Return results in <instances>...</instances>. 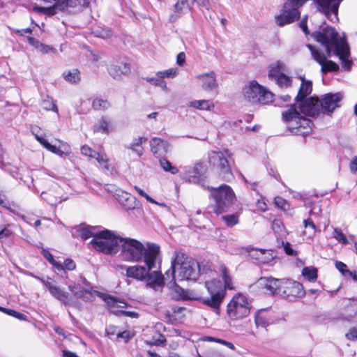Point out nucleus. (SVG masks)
I'll return each instance as SVG.
<instances>
[{
	"instance_id": "obj_63",
	"label": "nucleus",
	"mask_w": 357,
	"mask_h": 357,
	"mask_svg": "<svg viewBox=\"0 0 357 357\" xmlns=\"http://www.w3.org/2000/svg\"><path fill=\"white\" fill-rule=\"evenodd\" d=\"M55 268H56L58 271H62L63 270V265L56 261L54 258H53V260H51V261L50 262Z\"/></svg>"
},
{
	"instance_id": "obj_41",
	"label": "nucleus",
	"mask_w": 357,
	"mask_h": 357,
	"mask_svg": "<svg viewBox=\"0 0 357 357\" xmlns=\"http://www.w3.org/2000/svg\"><path fill=\"white\" fill-rule=\"evenodd\" d=\"M41 106L45 110L57 112V107L54 101L50 97H47L43 100Z\"/></svg>"
},
{
	"instance_id": "obj_23",
	"label": "nucleus",
	"mask_w": 357,
	"mask_h": 357,
	"mask_svg": "<svg viewBox=\"0 0 357 357\" xmlns=\"http://www.w3.org/2000/svg\"><path fill=\"white\" fill-rule=\"evenodd\" d=\"M205 171V166L202 162L195 164L192 167L185 170L183 178L190 183H198Z\"/></svg>"
},
{
	"instance_id": "obj_20",
	"label": "nucleus",
	"mask_w": 357,
	"mask_h": 357,
	"mask_svg": "<svg viewBox=\"0 0 357 357\" xmlns=\"http://www.w3.org/2000/svg\"><path fill=\"white\" fill-rule=\"evenodd\" d=\"M45 2L52 3L54 2V5L50 7H42V6H34L33 10L36 12L40 13V14H45L48 15H53L56 13L58 10H63V11H69L70 8H80L81 6H71L66 5V6H64L62 8L61 6H59L60 3H65L67 0H43Z\"/></svg>"
},
{
	"instance_id": "obj_44",
	"label": "nucleus",
	"mask_w": 357,
	"mask_h": 357,
	"mask_svg": "<svg viewBox=\"0 0 357 357\" xmlns=\"http://www.w3.org/2000/svg\"><path fill=\"white\" fill-rule=\"evenodd\" d=\"M333 237L340 243L347 245L348 244L349 241L344 234L342 233V231L337 228L334 229L333 231Z\"/></svg>"
},
{
	"instance_id": "obj_49",
	"label": "nucleus",
	"mask_w": 357,
	"mask_h": 357,
	"mask_svg": "<svg viewBox=\"0 0 357 357\" xmlns=\"http://www.w3.org/2000/svg\"><path fill=\"white\" fill-rule=\"evenodd\" d=\"M274 203L276 206L285 211L289 208L288 202L282 197H278L275 198Z\"/></svg>"
},
{
	"instance_id": "obj_17",
	"label": "nucleus",
	"mask_w": 357,
	"mask_h": 357,
	"mask_svg": "<svg viewBox=\"0 0 357 357\" xmlns=\"http://www.w3.org/2000/svg\"><path fill=\"white\" fill-rule=\"evenodd\" d=\"M342 99L341 93H328L325 95L321 101V110L323 113H332L337 107H340V102Z\"/></svg>"
},
{
	"instance_id": "obj_3",
	"label": "nucleus",
	"mask_w": 357,
	"mask_h": 357,
	"mask_svg": "<svg viewBox=\"0 0 357 357\" xmlns=\"http://www.w3.org/2000/svg\"><path fill=\"white\" fill-rule=\"evenodd\" d=\"M220 271L224 280V284L220 280L215 279L211 280H206L205 281V287L210 295V297L201 298L197 295H190L188 296L183 295V298L192 300H202V302L204 305L215 310H218L225 296V290L227 289H234L232 285V279L225 265L220 266Z\"/></svg>"
},
{
	"instance_id": "obj_32",
	"label": "nucleus",
	"mask_w": 357,
	"mask_h": 357,
	"mask_svg": "<svg viewBox=\"0 0 357 357\" xmlns=\"http://www.w3.org/2000/svg\"><path fill=\"white\" fill-rule=\"evenodd\" d=\"M110 107L109 102L101 98H96L92 102V107L95 110L105 111Z\"/></svg>"
},
{
	"instance_id": "obj_48",
	"label": "nucleus",
	"mask_w": 357,
	"mask_h": 357,
	"mask_svg": "<svg viewBox=\"0 0 357 357\" xmlns=\"http://www.w3.org/2000/svg\"><path fill=\"white\" fill-rule=\"evenodd\" d=\"M0 310L1 311H3L5 312H6L9 315H11L14 317H16L20 320H25L26 319V315L24 314H22L20 312H16L13 310H10V309H6V308H3V307H0Z\"/></svg>"
},
{
	"instance_id": "obj_53",
	"label": "nucleus",
	"mask_w": 357,
	"mask_h": 357,
	"mask_svg": "<svg viewBox=\"0 0 357 357\" xmlns=\"http://www.w3.org/2000/svg\"><path fill=\"white\" fill-rule=\"evenodd\" d=\"M135 190L143 197H144L148 202L153 204H158L153 198H151L147 193H146L142 189L135 185Z\"/></svg>"
},
{
	"instance_id": "obj_58",
	"label": "nucleus",
	"mask_w": 357,
	"mask_h": 357,
	"mask_svg": "<svg viewBox=\"0 0 357 357\" xmlns=\"http://www.w3.org/2000/svg\"><path fill=\"white\" fill-rule=\"evenodd\" d=\"M346 337L350 340H357V328L351 329L347 334Z\"/></svg>"
},
{
	"instance_id": "obj_11",
	"label": "nucleus",
	"mask_w": 357,
	"mask_h": 357,
	"mask_svg": "<svg viewBox=\"0 0 357 357\" xmlns=\"http://www.w3.org/2000/svg\"><path fill=\"white\" fill-rule=\"evenodd\" d=\"M250 312V307L246 297L241 294L235 295L227 305V313L232 320L246 317Z\"/></svg>"
},
{
	"instance_id": "obj_64",
	"label": "nucleus",
	"mask_w": 357,
	"mask_h": 357,
	"mask_svg": "<svg viewBox=\"0 0 357 357\" xmlns=\"http://www.w3.org/2000/svg\"><path fill=\"white\" fill-rule=\"evenodd\" d=\"M42 254L43 255V257L49 261L50 262L51 260H53V255L48 251V250H43L42 251Z\"/></svg>"
},
{
	"instance_id": "obj_14",
	"label": "nucleus",
	"mask_w": 357,
	"mask_h": 357,
	"mask_svg": "<svg viewBox=\"0 0 357 357\" xmlns=\"http://www.w3.org/2000/svg\"><path fill=\"white\" fill-rule=\"evenodd\" d=\"M230 153L228 151H211L208 153L209 163L213 167H216L219 171L220 174L224 177L231 176V167L227 157H229Z\"/></svg>"
},
{
	"instance_id": "obj_24",
	"label": "nucleus",
	"mask_w": 357,
	"mask_h": 357,
	"mask_svg": "<svg viewBox=\"0 0 357 357\" xmlns=\"http://www.w3.org/2000/svg\"><path fill=\"white\" fill-rule=\"evenodd\" d=\"M151 151L157 157L161 158L169 151V144L158 137L153 138L150 142Z\"/></svg>"
},
{
	"instance_id": "obj_35",
	"label": "nucleus",
	"mask_w": 357,
	"mask_h": 357,
	"mask_svg": "<svg viewBox=\"0 0 357 357\" xmlns=\"http://www.w3.org/2000/svg\"><path fill=\"white\" fill-rule=\"evenodd\" d=\"M64 78L67 82L70 83H78L80 80L79 72L77 69H73L71 71H68L67 73H64Z\"/></svg>"
},
{
	"instance_id": "obj_31",
	"label": "nucleus",
	"mask_w": 357,
	"mask_h": 357,
	"mask_svg": "<svg viewBox=\"0 0 357 357\" xmlns=\"http://www.w3.org/2000/svg\"><path fill=\"white\" fill-rule=\"evenodd\" d=\"M190 107L199 109L211 110L213 107V103L210 100H194L189 103Z\"/></svg>"
},
{
	"instance_id": "obj_9",
	"label": "nucleus",
	"mask_w": 357,
	"mask_h": 357,
	"mask_svg": "<svg viewBox=\"0 0 357 357\" xmlns=\"http://www.w3.org/2000/svg\"><path fill=\"white\" fill-rule=\"evenodd\" d=\"M243 94L248 101L264 105L272 102L274 96L273 93L255 80L243 87Z\"/></svg>"
},
{
	"instance_id": "obj_8",
	"label": "nucleus",
	"mask_w": 357,
	"mask_h": 357,
	"mask_svg": "<svg viewBox=\"0 0 357 357\" xmlns=\"http://www.w3.org/2000/svg\"><path fill=\"white\" fill-rule=\"evenodd\" d=\"M282 115L283 120L289 123V129L294 133L304 135L311 130L312 121L301 116L295 105H291L287 111L282 112Z\"/></svg>"
},
{
	"instance_id": "obj_10",
	"label": "nucleus",
	"mask_w": 357,
	"mask_h": 357,
	"mask_svg": "<svg viewBox=\"0 0 357 357\" xmlns=\"http://www.w3.org/2000/svg\"><path fill=\"white\" fill-rule=\"evenodd\" d=\"M211 195L215 200L214 211L219 214L226 212L233 204L234 193L227 185H222L217 188H211Z\"/></svg>"
},
{
	"instance_id": "obj_47",
	"label": "nucleus",
	"mask_w": 357,
	"mask_h": 357,
	"mask_svg": "<svg viewBox=\"0 0 357 357\" xmlns=\"http://www.w3.org/2000/svg\"><path fill=\"white\" fill-rule=\"evenodd\" d=\"M222 218L226 222L228 227H233L238 222V216L236 215H227L222 216Z\"/></svg>"
},
{
	"instance_id": "obj_28",
	"label": "nucleus",
	"mask_w": 357,
	"mask_h": 357,
	"mask_svg": "<svg viewBox=\"0 0 357 357\" xmlns=\"http://www.w3.org/2000/svg\"><path fill=\"white\" fill-rule=\"evenodd\" d=\"M202 82V89L205 91H212L217 86L215 73L211 72L196 77Z\"/></svg>"
},
{
	"instance_id": "obj_62",
	"label": "nucleus",
	"mask_w": 357,
	"mask_h": 357,
	"mask_svg": "<svg viewBox=\"0 0 357 357\" xmlns=\"http://www.w3.org/2000/svg\"><path fill=\"white\" fill-rule=\"evenodd\" d=\"M349 168L351 172L355 173L357 171V156H356L350 163Z\"/></svg>"
},
{
	"instance_id": "obj_57",
	"label": "nucleus",
	"mask_w": 357,
	"mask_h": 357,
	"mask_svg": "<svg viewBox=\"0 0 357 357\" xmlns=\"http://www.w3.org/2000/svg\"><path fill=\"white\" fill-rule=\"evenodd\" d=\"M335 267L340 271L344 275L348 273L349 271L347 269V265L342 261H337L335 263Z\"/></svg>"
},
{
	"instance_id": "obj_54",
	"label": "nucleus",
	"mask_w": 357,
	"mask_h": 357,
	"mask_svg": "<svg viewBox=\"0 0 357 357\" xmlns=\"http://www.w3.org/2000/svg\"><path fill=\"white\" fill-rule=\"evenodd\" d=\"M81 153H82V154H83L86 156L95 158L94 153H96V152L93 151L89 146L84 145L81 148Z\"/></svg>"
},
{
	"instance_id": "obj_25",
	"label": "nucleus",
	"mask_w": 357,
	"mask_h": 357,
	"mask_svg": "<svg viewBox=\"0 0 357 357\" xmlns=\"http://www.w3.org/2000/svg\"><path fill=\"white\" fill-rule=\"evenodd\" d=\"M259 283L268 291L271 294L281 293V280L264 277L259 279Z\"/></svg>"
},
{
	"instance_id": "obj_7",
	"label": "nucleus",
	"mask_w": 357,
	"mask_h": 357,
	"mask_svg": "<svg viewBox=\"0 0 357 357\" xmlns=\"http://www.w3.org/2000/svg\"><path fill=\"white\" fill-rule=\"evenodd\" d=\"M121 238H123L105 229L98 232L90 243L98 251L107 255H114L119 251Z\"/></svg>"
},
{
	"instance_id": "obj_26",
	"label": "nucleus",
	"mask_w": 357,
	"mask_h": 357,
	"mask_svg": "<svg viewBox=\"0 0 357 357\" xmlns=\"http://www.w3.org/2000/svg\"><path fill=\"white\" fill-rule=\"evenodd\" d=\"M107 70L112 77L116 79L122 75H128L130 72V66L127 62H121L119 64L112 63L109 66Z\"/></svg>"
},
{
	"instance_id": "obj_42",
	"label": "nucleus",
	"mask_w": 357,
	"mask_h": 357,
	"mask_svg": "<svg viewBox=\"0 0 357 357\" xmlns=\"http://www.w3.org/2000/svg\"><path fill=\"white\" fill-rule=\"evenodd\" d=\"M59 6L63 8L66 5L71 6H86L89 4L88 0H67L65 3H60Z\"/></svg>"
},
{
	"instance_id": "obj_39",
	"label": "nucleus",
	"mask_w": 357,
	"mask_h": 357,
	"mask_svg": "<svg viewBox=\"0 0 357 357\" xmlns=\"http://www.w3.org/2000/svg\"><path fill=\"white\" fill-rule=\"evenodd\" d=\"M145 79L149 83H150V84H151L153 85H155V86H160L162 89H163L164 90H167V89L165 82L160 76H157L156 75V77H146Z\"/></svg>"
},
{
	"instance_id": "obj_19",
	"label": "nucleus",
	"mask_w": 357,
	"mask_h": 357,
	"mask_svg": "<svg viewBox=\"0 0 357 357\" xmlns=\"http://www.w3.org/2000/svg\"><path fill=\"white\" fill-rule=\"evenodd\" d=\"M342 0H316L317 9L324 13L328 18L331 14L337 18V12Z\"/></svg>"
},
{
	"instance_id": "obj_36",
	"label": "nucleus",
	"mask_w": 357,
	"mask_h": 357,
	"mask_svg": "<svg viewBox=\"0 0 357 357\" xmlns=\"http://www.w3.org/2000/svg\"><path fill=\"white\" fill-rule=\"evenodd\" d=\"M121 195L116 194V199H118L119 202L121 203L123 205L126 206L128 208H134L133 206L126 204L125 202H127L128 204L135 199L133 197L130 196L128 193L124 192H121Z\"/></svg>"
},
{
	"instance_id": "obj_2",
	"label": "nucleus",
	"mask_w": 357,
	"mask_h": 357,
	"mask_svg": "<svg viewBox=\"0 0 357 357\" xmlns=\"http://www.w3.org/2000/svg\"><path fill=\"white\" fill-rule=\"evenodd\" d=\"M160 246L154 243H145L132 238L121 239V256L128 262H140L147 259H159Z\"/></svg>"
},
{
	"instance_id": "obj_56",
	"label": "nucleus",
	"mask_w": 357,
	"mask_h": 357,
	"mask_svg": "<svg viewBox=\"0 0 357 357\" xmlns=\"http://www.w3.org/2000/svg\"><path fill=\"white\" fill-rule=\"evenodd\" d=\"M192 2L196 3L199 6L203 7L206 10L211 8V2L209 0H192Z\"/></svg>"
},
{
	"instance_id": "obj_38",
	"label": "nucleus",
	"mask_w": 357,
	"mask_h": 357,
	"mask_svg": "<svg viewBox=\"0 0 357 357\" xmlns=\"http://www.w3.org/2000/svg\"><path fill=\"white\" fill-rule=\"evenodd\" d=\"M302 274L310 281H314L317 278V270L313 267H305L302 271Z\"/></svg>"
},
{
	"instance_id": "obj_34",
	"label": "nucleus",
	"mask_w": 357,
	"mask_h": 357,
	"mask_svg": "<svg viewBox=\"0 0 357 357\" xmlns=\"http://www.w3.org/2000/svg\"><path fill=\"white\" fill-rule=\"evenodd\" d=\"M187 7L188 0H178L177 3L174 5L175 14L172 15L171 18L176 20L183 13V9L187 8Z\"/></svg>"
},
{
	"instance_id": "obj_18",
	"label": "nucleus",
	"mask_w": 357,
	"mask_h": 357,
	"mask_svg": "<svg viewBox=\"0 0 357 357\" xmlns=\"http://www.w3.org/2000/svg\"><path fill=\"white\" fill-rule=\"evenodd\" d=\"M301 102L300 110L305 115L314 117L321 112L320 101L317 98L311 97Z\"/></svg>"
},
{
	"instance_id": "obj_60",
	"label": "nucleus",
	"mask_w": 357,
	"mask_h": 357,
	"mask_svg": "<svg viewBox=\"0 0 357 357\" xmlns=\"http://www.w3.org/2000/svg\"><path fill=\"white\" fill-rule=\"evenodd\" d=\"M11 234V231L7 227L0 229V238L8 237Z\"/></svg>"
},
{
	"instance_id": "obj_6",
	"label": "nucleus",
	"mask_w": 357,
	"mask_h": 357,
	"mask_svg": "<svg viewBox=\"0 0 357 357\" xmlns=\"http://www.w3.org/2000/svg\"><path fill=\"white\" fill-rule=\"evenodd\" d=\"M68 289L73 293L74 296L77 298H81L84 301H93L95 294L101 298H103L111 312L115 315H124L129 317H137L138 316V314L135 312L114 310V309L116 307H125L126 306V303L124 301L116 300L111 296H104L102 293L97 291L83 289L79 284L69 285Z\"/></svg>"
},
{
	"instance_id": "obj_29",
	"label": "nucleus",
	"mask_w": 357,
	"mask_h": 357,
	"mask_svg": "<svg viewBox=\"0 0 357 357\" xmlns=\"http://www.w3.org/2000/svg\"><path fill=\"white\" fill-rule=\"evenodd\" d=\"M301 84L296 97L297 102L302 101L307 95L311 93L312 90V84L310 81H306L304 77H300Z\"/></svg>"
},
{
	"instance_id": "obj_13",
	"label": "nucleus",
	"mask_w": 357,
	"mask_h": 357,
	"mask_svg": "<svg viewBox=\"0 0 357 357\" xmlns=\"http://www.w3.org/2000/svg\"><path fill=\"white\" fill-rule=\"evenodd\" d=\"M286 72H287L286 64L281 61H278L269 66L268 76L279 86L287 88L291 85L292 80L285 74Z\"/></svg>"
},
{
	"instance_id": "obj_4",
	"label": "nucleus",
	"mask_w": 357,
	"mask_h": 357,
	"mask_svg": "<svg viewBox=\"0 0 357 357\" xmlns=\"http://www.w3.org/2000/svg\"><path fill=\"white\" fill-rule=\"evenodd\" d=\"M159 259H147L138 264L143 263L144 265L136 264L126 267V275L139 281H143L146 285L156 289L162 287L164 284V276L160 271L153 270Z\"/></svg>"
},
{
	"instance_id": "obj_37",
	"label": "nucleus",
	"mask_w": 357,
	"mask_h": 357,
	"mask_svg": "<svg viewBox=\"0 0 357 357\" xmlns=\"http://www.w3.org/2000/svg\"><path fill=\"white\" fill-rule=\"evenodd\" d=\"M303 226L305 228L309 229V231H308L309 237L313 236L314 235V234L316 233L317 227L311 218H307L306 220H303ZM307 234V231H303L304 235H306Z\"/></svg>"
},
{
	"instance_id": "obj_52",
	"label": "nucleus",
	"mask_w": 357,
	"mask_h": 357,
	"mask_svg": "<svg viewBox=\"0 0 357 357\" xmlns=\"http://www.w3.org/2000/svg\"><path fill=\"white\" fill-rule=\"evenodd\" d=\"M207 339L209 341H213V342H218V343H220L222 344H224V345H225L226 347H229L231 349H235L234 345L231 342H227V341L222 340V339L215 338V337H207Z\"/></svg>"
},
{
	"instance_id": "obj_5",
	"label": "nucleus",
	"mask_w": 357,
	"mask_h": 357,
	"mask_svg": "<svg viewBox=\"0 0 357 357\" xmlns=\"http://www.w3.org/2000/svg\"><path fill=\"white\" fill-rule=\"evenodd\" d=\"M171 277L172 280H196L201 273L199 263L181 252H175L172 261Z\"/></svg>"
},
{
	"instance_id": "obj_1",
	"label": "nucleus",
	"mask_w": 357,
	"mask_h": 357,
	"mask_svg": "<svg viewBox=\"0 0 357 357\" xmlns=\"http://www.w3.org/2000/svg\"><path fill=\"white\" fill-rule=\"evenodd\" d=\"M312 36L318 43L326 47L328 56H331L332 49L334 47V54L341 61L342 67L346 70H349L352 66V61L349 59V47L344 38H339L336 30L331 26H327L322 31H314Z\"/></svg>"
},
{
	"instance_id": "obj_12",
	"label": "nucleus",
	"mask_w": 357,
	"mask_h": 357,
	"mask_svg": "<svg viewBox=\"0 0 357 357\" xmlns=\"http://www.w3.org/2000/svg\"><path fill=\"white\" fill-rule=\"evenodd\" d=\"M49 290L50 294L56 300L60 301L66 307H73L77 309H81V304L77 300L70 297V294L61 289L59 286L45 280L44 279L36 277Z\"/></svg>"
},
{
	"instance_id": "obj_59",
	"label": "nucleus",
	"mask_w": 357,
	"mask_h": 357,
	"mask_svg": "<svg viewBox=\"0 0 357 357\" xmlns=\"http://www.w3.org/2000/svg\"><path fill=\"white\" fill-rule=\"evenodd\" d=\"M185 61V54L184 52H180L177 55L176 63L179 66H183Z\"/></svg>"
},
{
	"instance_id": "obj_21",
	"label": "nucleus",
	"mask_w": 357,
	"mask_h": 357,
	"mask_svg": "<svg viewBox=\"0 0 357 357\" xmlns=\"http://www.w3.org/2000/svg\"><path fill=\"white\" fill-rule=\"evenodd\" d=\"M41 197L52 206L66 199V197H63V189L57 185L52 186L47 192H42Z\"/></svg>"
},
{
	"instance_id": "obj_43",
	"label": "nucleus",
	"mask_w": 357,
	"mask_h": 357,
	"mask_svg": "<svg viewBox=\"0 0 357 357\" xmlns=\"http://www.w3.org/2000/svg\"><path fill=\"white\" fill-rule=\"evenodd\" d=\"M78 235L83 239H88L91 238V236H95L96 234H95L89 227H80L77 230Z\"/></svg>"
},
{
	"instance_id": "obj_51",
	"label": "nucleus",
	"mask_w": 357,
	"mask_h": 357,
	"mask_svg": "<svg viewBox=\"0 0 357 357\" xmlns=\"http://www.w3.org/2000/svg\"><path fill=\"white\" fill-rule=\"evenodd\" d=\"M112 35V32L109 29H100L96 31V36L103 39L109 38Z\"/></svg>"
},
{
	"instance_id": "obj_22",
	"label": "nucleus",
	"mask_w": 357,
	"mask_h": 357,
	"mask_svg": "<svg viewBox=\"0 0 357 357\" xmlns=\"http://www.w3.org/2000/svg\"><path fill=\"white\" fill-rule=\"evenodd\" d=\"M32 132L35 136L36 140L40 142L47 150L49 151L62 156L64 154H68L69 153L70 149L67 144L65 143H61L59 147H56L54 145L50 144L45 138L41 136H39L38 134L34 133V130H32Z\"/></svg>"
},
{
	"instance_id": "obj_45",
	"label": "nucleus",
	"mask_w": 357,
	"mask_h": 357,
	"mask_svg": "<svg viewBox=\"0 0 357 357\" xmlns=\"http://www.w3.org/2000/svg\"><path fill=\"white\" fill-rule=\"evenodd\" d=\"M255 321L257 327H265L268 324V320L265 317L262 315L261 311H259L256 314Z\"/></svg>"
},
{
	"instance_id": "obj_61",
	"label": "nucleus",
	"mask_w": 357,
	"mask_h": 357,
	"mask_svg": "<svg viewBox=\"0 0 357 357\" xmlns=\"http://www.w3.org/2000/svg\"><path fill=\"white\" fill-rule=\"evenodd\" d=\"M284 251L285 252L289 255H295V252L294 250L292 249L291 248V245L290 243H287L284 246Z\"/></svg>"
},
{
	"instance_id": "obj_55",
	"label": "nucleus",
	"mask_w": 357,
	"mask_h": 357,
	"mask_svg": "<svg viewBox=\"0 0 357 357\" xmlns=\"http://www.w3.org/2000/svg\"><path fill=\"white\" fill-rule=\"evenodd\" d=\"M63 266V270L67 269L69 271H73L75 268L76 265L75 263L71 259H67L64 261Z\"/></svg>"
},
{
	"instance_id": "obj_30",
	"label": "nucleus",
	"mask_w": 357,
	"mask_h": 357,
	"mask_svg": "<svg viewBox=\"0 0 357 357\" xmlns=\"http://www.w3.org/2000/svg\"><path fill=\"white\" fill-rule=\"evenodd\" d=\"M146 142L145 137H138L132 142L128 149H131L132 152L135 153L138 156H141L143 154V148L142 144Z\"/></svg>"
},
{
	"instance_id": "obj_50",
	"label": "nucleus",
	"mask_w": 357,
	"mask_h": 357,
	"mask_svg": "<svg viewBox=\"0 0 357 357\" xmlns=\"http://www.w3.org/2000/svg\"><path fill=\"white\" fill-rule=\"evenodd\" d=\"M95 154V158L97 160V161L101 165H103L107 169H108L107 167V162L109 160L108 158L106 156V155L100 154L98 153H94Z\"/></svg>"
},
{
	"instance_id": "obj_16",
	"label": "nucleus",
	"mask_w": 357,
	"mask_h": 357,
	"mask_svg": "<svg viewBox=\"0 0 357 357\" xmlns=\"http://www.w3.org/2000/svg\"><path fill=\"white\" fill-rule=\"evenodd\" d=\"M281 292L287 298L301 297L305 295L303 285L296 281L281 279Z\"/></svg>"
},
{
	"instance_id": "obj_27",
	"label": "nucleus",
	"mask_w": 357,
	"mask_h": 357,
	"mask_svg": "<svg viewBox=\"0 0 357 357\" xmlns=\"http://www.w3.org/2000/svg\"><path fill=\"white\" fill-rule=\"evenodd\" d=\"M114 130V126L112 121L105 116L100 118L93 126L95 132H102L109 134Z\"/></svg>"
},
{
	"instance_id": "obj_15",
	"label": "nucleus",
	"mask_w": 357,
	"mask_h": 357,
	"mask_svg": "<svg viewBox=\"0 0 357 357\" xmlns=\"http://www.w3.org/2000/svg\"><path fill=\"white\" fill-rule=\"evenodd\" d=\"M307 47L311 52L312 58L321 66V72L323 73L337 71L339 70L338 65L332 61L327 60L326 56L324 52L310 44L307 45Z\"/></svg>"
},
{
	"instance_id": "obj_46",
	"label": "nucleus",
	"mask_w": 357,
	"mask_h": 357,
	"mask_svg": "<svg viewBox=\"0 0 357 357\" xmlns=\"http://www.w3.org/2000/svg\"><path fill=\"white\" fill-rule=\"evenodd\" d=\"M178 73L176 68H170L165 71H159L156 73L157 76H160L163 79L165 77H174Z\"/></svg>"
},
{
	"instance_id": "obj_40",
	"label": "nucleus",
	"mask_w": 357,
	"mask_h": 357,
	"mask_svg": "<svg viewBox=\"0 0 357 357\" xmlns=\"http://www.w3.org/2000/svg\"><path fill=\"white\" fill-rule=\"evenodd\" d=\"M28 40L31 44H34V43H37L36 49H38L42 53L46 54V53H48L49 52L54 50L53 47H52L49 45H46L40 43L38 40H37L34 38L29 37L28 38Z\"/></svg>"
},
{
	"instance_id": "obj_33",
	"label": "nucleus",
	"mask_w": 357,
	"mask_h": 357,
	"mask_svg": "<svg viewBox=\"0 0 357 357\" xmlns=\"http://www.w3.org/2000/svg\"><path fill=\"white\" fill-rule=\"evenodd\" d=\"M160 165L165 172H169L172 174H176L178 172V169L172 166L171 162L165 158H161L159 160Z\"/></svg>"
}]
</instances>
